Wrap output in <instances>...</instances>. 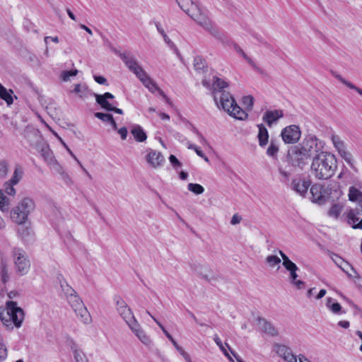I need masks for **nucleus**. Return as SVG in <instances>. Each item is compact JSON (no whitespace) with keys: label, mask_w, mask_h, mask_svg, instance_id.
<instances>
[{"label":"nucleus","mask_w":362,"mask_h":362,"mask_svg":"<svg viewBox=\"0 0 362 362\" xmlns=\"http://www.w3.org/2000/svg\"><path fill=\"white\" fill-rule=\"evenodd\" d=\"M259 323L265 332L271 335H274L276 334L275 328L269 322H267L264 320H262L259 321Z\"/></svg>","instance_id":"obj_41"},{"label":"nucleus","mask_w":362,"mask_h":362,"mask_svg":"<svg viewBox=\"0 0 362 362\" xmlns=\"http://www.w3.org/2000/svg\"><path fill=\"white\" fill-rule=\"evenodd\" d=\"M194 66L197 70L202 69L204 67V61L200 57L195 58Z\"/></svg>","instance_id":"obj_51"},{"label":"nucleus","mask_w":362,"mask_h":362,"mask_svg":"<svg viewBox=\"0 0 362 362\" xmlns=\"http://www.w3.org/2000/svg\"><path fill=\"white\" fill-rule=\"evenodd\" d=\"M169 160H170V163L173 165V167L175 168L180 167L182 165L181 163L178 160V159L174 155L170 156Z\"/></svg>","instance_id":"obj_56"},{"label":"nucleus","mask_w":362,"mask_h":362,"mask_svg":"<svg viewBox=\"0 0 362 362\" xmlns=\"http://www.w3.org/2000/svg\"><path fill=\"white\" fill-rule=\"evenodd\" d=\"M274 350L277 355L281 357L286 362H297L298 356H296L292 350L282 344H275L274 346Z\"/></svg>","instance_id":"obj_14"},{"label":"nucleus","mask_w":362,"mask_h":362,"mask_svg":"<svg viewBox=\"0 0 362 362\" xmlns=\"http://www.w3.org/2000/svg\"><path fill=\"white\" fill-rule=\"evenodd\" d=\"M73 93L77 94L78 97L82 99L88 98L90 94V91L88 87L86 85H81L80 83H77L74 86Z\"/></svg>","instance_id":"obj_31"},{"label":"nucleus","mask_w":362,"mask_h":362,"mask_svg":"<svg viewBox=\"0 0 362 362\" xmlns=\"http://www.w3.org/2000/svg\"><path fill=\"white\" fill-rule=\"evenodd\" d=\"M180 7L198 25L202 26L209 18L207 12L192 0H176Z\"/></svg>","instance_id":"obj_5"},{"label":"nucleus","mask_w":362,"mask_h":362,"mask_svg":"<svg viewBox=\"0 0 362 362\" xmlns=\"http://www.w3.org/2000/svg\"><path fill=\"white\" fill-rule=\"evenodd\" d=\"M11 203V199L0 192V210L2 212H6Z\"/></svg>","instance_id":"obj_38"},{"label":"nucleus","mask_w":362,"mask_h":362,"mask_svg":"<svg viewBox=\"0 0 362 362\" xmlns=\"http://www.w3.org/2000/svg\"><path fill=\"white\" fill-rule=\"evenodd\" d=\"M228 86V83L222 78L213 77L212 95L217 107L235 119H245L247 114L237 104L233 96L226 90Z\"/></svg>","instance_id":"obj_1"},{"label":"nucleus","mask_w":362,"mask_h":362,"mask_svg":"<svg viewBox=\"0 0 362 362\" xmlns=\"http://www.w3.org/2000/svg\"><path fill=\"white\" fill-rule=\"evenodd\" d=\"M279 255H281L283 262L282 264L285 267V269L288 272H297L298 270V267L295 263H293L287 255H286L281 250L279 251Z\"/></svg>","instance_id":"obj_28"},{"label":"nucleus","mask_w":362,"mask_h":362,"mask_svg":"<svg viewBox=\"0 0 362 362\" xmlns=\"http://www.w3.org/2000/svg\"><path fill=\"white\" fill-rule=\"evenodd\" d=\"M129 328L137 337L141 343L147 346L151 344L150 337L146 334L138 320L129 326Z\"/></svg>","instance_id":"obj_18"},{"label":"nucleus","mask_w":362,"mask_h":362,"mask_svg":"<svg viewBox=\"0 0 362 362\" xmlns=\"http://www.w3.org/2000/svg\"><path fill=\"white\" fill-rule=\"evenodd\" d=\"M94 80L99 84L107 85V80L103 76H94Z\"/></svg>","instance_id":"obj_60"},{"label":"nucleus","mask_w":362,"mask_h":362,"mask_svg":"<svg viewBox=\"0 0 362 362\" xmlns=\"http://www.w3.org/2000/svg\"><path fill=\"white\" fill-rule=\"evenodd\" d=\"M291 284L298 289H302L305 287V283L298 279L292 281Z\"/></svg>","instance_id":"obj_58"},{"label":"nucleus","mask_w":362,"mask_h":362,"mask_svg":"<svg viewBox=\"0 0 362 362\" xmlns=\"http://www.w3.org/2000/svg\"><path fill=\"white\" fill-rule=\"evenodd\" d=\"M23 176V171L20 168H16L13 175L10 180V183L12 185H15L18 183Z\"/></svg>","instance_id":"obj_45"},{"label":"nucleus","mask_w":362,"mask_h":362,"mask_svg":"<svg viewBox=\"0 0 362 362\" xmlns=\"http://www.w3.org/2000/svg\"><path fill=\"white\" fill-rule=\"evenodd\" d=\"M122 59L128 69L136 76L144 71L134 56L124 54L122 57Z\"/></svg>","instance_id":"obj_17"},{"label":"nucleus","mask_w":362,"mask_h":362,"mask_svg":"<svg viewBox=\"0 0 362 362\" xmlns=\"http://www.w3.org/2000/svg\"><path fill=\"white\" fill-rule=\"evenodd\" d=\"M288 160L293 166L302 167L310 158L300 146H295L288 153Z\"/></svg>","instance_id":"obj_12"},{"label":"nucleus","mask_w":362,"mask_h":362,"mask_svg":"<svg viewBox=\"0 0 362 362\" xmlns=\"http://www.w3.org/2000/svg\"><path fill=\"white\" fill-rule=\"evenodd\" d=\"M187 189L196 195L202 194L204 192V188L201 185L197 183L188 184Z\"/></svg>","instance_id":"obj_40"},{"label":"nucleus","mask_w":362,"mask_h":362,"mask_svg":"<svg viewBox=\"0 0 362 362\" xmlns=\"http://www.w3.org/2000/svg\"><path fill=\"white\" fill-rule=\"evenodd\" d=\"M69 153L74 158V160L77 162V163L79 165L81 168L83 170V171L90 177L91 178L90 175L88 172V170L83 167L82 163L79 161V160L76 158V156L74 155V153L71 151V150H69Z\"/></svg>","instance_id":"obj_53"},{"label":"nucleus","mask_w":362,"mask_h":362,"mask_svg":"<svg viewBox=\"0 0 362 362\" xmlns=\"http://www.w3.org/2000/svg\"><path fill=\"white\" fill-rule=\"evenodd\" d=\"M343 210V205L341 204H334L328 211V215L330 217L337 218Z\"/></svg>","instance_id":"obj_36"},{"label":"nucleus","mask_w":362,"mask_h":362,"mask_svg":"<svg viewBox=\"0 0 362 362\" xmlns=\"http://www.w3.org/2000/svg\"><path fill=\"white\" fill-rule=\"evenodd\" d=\"M231 47L241 57H243L247 62H251V59L244 52V51L238 44L235 42Z\"/></svg>","instance_id":"obj_46"},{"label":"nucleus","mask_w":362,"mask_h":362,"mask_svg":"<svg viewBox=\"0 0 362 362\" xmlns=\"http://www.w3.org/2000/svg\"><path fill=\"white\" fill-rule=\"evenodd\" d=\"M11 255L16 274L20 276L27 274L30 268V262L25 251L22 248L14 247Z\"/></svg>","instance_id":"obj_6"},{"label":"nucleus","mask_w":362,"mask_h":362,"mask_svg":"<svg viewBox=\"0 0 362 362\" xmlns=\"http://www.w3.org/2000/svg\"><path fill=\"white\" fill-rule=\"evenodd\" d=\"M177 351L180 354V355L185 358L186 362H192L191 358L189 355L180 346Z\"/></svg>","instance_id":"obj_54"},{"label":"nucleus","mask_w":362,"mask_h":362,"mask_svg":"<svg viewBox=\"0 0 362 362\" xmlns=\"http://www.w3.org/2000/svg\"><path fill=\"white\" fill-rule=\"evenodd\" d=\"M0 318L2 323L8 329L14 327L18 328L24 320V312L17 306L16 302L7 301L6 308L0 310Z\"/></svg>","instance_id":"obj_4"},{"label":"nucleus","mask_w":362,"mask_h":362,"mask_svg":"<svg viewBox=\"0 0 362 362\" xmlns=\"http://www.w3.org/2000/svg\"><path fill=\"white\" fill-rule=\"evenodd\" d=\"M326 307L333 313L335 315H339L341 313H343L341 311V305L335 301L332 298H327L326 299ZM345 312H344V313Z\"/></svg>","instance_id":"obj_30"},{"label":"nucleus","mask_w":362,"mask_h":362,"mask_svg":"<svg viewBox=\"0 0 362 362\" xmlns=\"http://www.w3.org/2000/svg\"><path fill=\"white\" fill-rule=\"evenodd\" d=\"M67 300L72 308L77 305L81 301H82L81 298L78 294H76L75 296L69 298Z\"/></svg>","instance_id":"obj_50"},{"label":"nucleus","mask_w":362,"mask_h":362,"mask_svg":"<svg viewBox=\"0 0 362 362\" xmlns=\"http://www.w3.org/2000/svg\"><path fill=\"white\" fill-rule=\"evenodd\" d=\"M202 27L226 47H231L235 43L232 40L229 39L226 35L222 33L213 24L210 19H209Z\"/></svg>","instance_id":"obj_11"},{"label":"nucleus","mask_w":362,"mask_h":362,"mask_svg":"<svg viewBox=\"0 0 362 362\" xmlns=\"http://www.w3.org/2000/svg\"><path fill=\"white\" fill-rule=\"evenodd\" d=\"M243 104L246 108L251 110L254 104L253 98L251 95L245 96L243 98Z\"/></svg>","instance_id":"obj_48"},{"label":"nucleus","mask_w":362,"mask_h":362,"mask_svg":"<svg viewBox=\"0 0 362 362\" xmlns=\"http://www.w3.org/2000/svg\"><path fill=\"white\" fill-rule=\"evenodd\" d=\"M74 357L76 362H86L85 354L79 349L74 350Z\"/></svg>","instance_id":"obj_47"},{"label":"nucleus","mask_w":362,"mask_h":362,"mask_svg":"<svg viewBox=\"0 0 362 362\" xmlns=\"http://www.w3.org/2000/svg\"><path fill=\"white\" fill-rule=\"evenodd\" d=\"M257 127H258V135H257V138H258V141H259V145L261 146V147H264L265 146L267 143H268V140H269V133H268V130L263 125V124H258L257 125Z\"/></svg>","instance_id":"obj_27"},{"label":"nucleus","mask_w":362,"mask_h":362,"mask_svg":"<svg viewBox=\"0 0 362 362\" xmlns=\"http://www.w3.org/2000/svg\"><path fill=\"white\" fill-rule=\"evenodd\" d=\"M266 263L270 267H274L276 265H279L281 262V259L277 257L276 255H268L266 257Z\"/></svg>","instance_id":"obj_44"},{"label":"nucleus","mask_w":362,"mask_h":362,"mask_svg":"<svg viewBox=\"0 0 362 362\" xmlns=\"http://www.w3.org/2000/svg\"><path fill=\"white\" fill-rule=\"evenodd\" d=\"M8 172L7 165L5 162H0V176L4 177Z\"/></svg>","instance_id":"obj_57"},{"label":"nucleus","mask_w":362,"mask_h":362,"mask_svg":"<svg viewBox=\"0 0 362 362\" xmlns=\"http://www.w3.org/2000/svg\"><path fill=\"white\" fill-rule=\"evenodd\" d=\"M11 93L12 91L11 90H8L0 83V98L5 100L8 105L13 103Z\"/></svg>","instance_id":"obj_35"},{"label":"nucleus","mask_w":362,"mask_h":362,"mask_svg":"<svg viewBox=\"0 0 362 362\" xmlns=\"http://www.w3.org/2000/svg\"><path fill=\"white\" fill-rule=\"evenodd\" d=\"M311 200L313 202L322 204L325 202V190L321 185L315 184L310 187Z\"/></svg>","instance_id":"obj_19"},{"label":"nucleus","mask_w":362,"mask_h":362,"mask_svg":"<svg viewBox=\"0 0 362 362\" xmlns=\"http://www.w3.org/2000/svg\"><path fill=\"white\" fill-rule=\"evenodd\" d=\"M349 200L353 202H357L362 208V192L356 187L351 186L349 188Z\"/></svg>","instance_id":"obj_26"},{"label":"nucleus","mask_w":362,"mask_h":362,"mask_svg":"<svg viewBox=\"0 0 362 362\" xmlns=\"http://www.w3.org/2000/svg\"><path fill=\"white\" fill-rule=\"evenodd\" d=\"M7 349L6 348V346L0 342V361H4L6 358L7 357Z\"/></svg>","instance_id":"obj_52"},{"label":"nucleus","mask_w":362,"mask_h":362,"mask_svg":"<svg viewBox=\"0 0 362 362\" xmlns=\"http://www.w3.org/2000/svg\"><path fill=\"white\" fill-rule=\"evenodd\" d=\"M95 116L105 122H109L112 125L113 129L116 130L117 129V125L112 115L103 112H96L95 113Z\"/></svg>","instance_id":"obj_32"},{"label":"nucleus","mask_w":362,"mask_h":362,"mask_svg":"<svg viewBox=\"0 0 362 362\" xmlns=\"http://www.w3.org/2000/svg\"><path fill=\"white\" fill-rule=\"evenodd\" d=\"M214 341L216 344V345L219 347V349L221 350L223 354L225 355L226 357L230 361V362H235V361L233 359V358L230 356L228 354L227 349H226L225 346L223 344L220 338L216 334L214 336Z\"/></svg>","instance_id":"obj_39"},{"label":"nucleus","mask_w":362,"mask_h":362,"mask_svg":"<svg viewBox=\"0 0 362 362\" xmlns=\"http://www.w3.org/2000/svg\"><path fill=\"white\" fill-rule=\"evenodd\" d=\"M146 160L151 168H158L163 165L165 158L160 152L153 149H148Z\"/></svg>","instance_id":"obj_15"},{"label":"nucleus","mask_w":362,"mask_h":362,"mask_svg":"<svg viewBox=\"0 0 362 362\" xmlns=\"http://www.w3.org/2000/svg\"><path fill=\"white\" fill-rule=\"evenodd\" d=\"M300 146L303 148V151L307 153L309 157L316 156L317 153L325 152L322 151V143L317 139L315 135L309 134L307 135L303 140Z\"/></svg>","instance_id":"obj_7"},{"label":"nucleus","mask_w":362,"mask_h":362,"mask_svg":"<svg viewBox=\"0 0 362 362\" xmlns=\"http://www.w3.org/2000/svg\"><path fill=\"white\" fill-rule=\"evenodd\" d=\"M332 143L339 155L352 168H354V160L352 154L346 150L344 142L337 134L331 135Z\"/></svg>","instance_id":"obj_9"},{"label":"nucleus","mask_w":362,"mask_h":362,"mask_svg":"<svg viewBox=\"0 0 362 362\" xmlns=\"http://www.w3.org/2000/svg\"><path fill=\"white\" fill-rule=\"evenodd\" d=\"M279 145L274 140H272L269 147L267 148V154L269 156L274 157L279 152Z\"/></svg>","instance_id":"obj_42"},{"label":"nucleus","mask_w":362,"mask_h":362,"mask_svg":"<svg viewBox=\"0 0 362 362\" xmlns=\"http://www.w3.org/2000/svg\"><path fill=\"white\" fill-rule=\"evenodd\" d=\"M310 185L309 180L302 178L293 179L291 184V189L299 195L304 197Z\"/></svg>","instance_id":"obj_16"},{"label":"nucleus","mask_w":362,"mask_h":362,"mask_svg":"<svg viewBox=\"0 0 362 362\" xmlns=\"http://www.w3.org/2000/svg\"><path fill=\"white\" fill-rule=\"evenodd\" d=\"M8 267L7 262L2 260L0 265V276L4 284L8 282L10 279Z\"/></svg>","instance_id":"obj_33"},{"label":"nucleus","mask_w":362,"mask_h":362,"mask_svg":"<svg viewBox=\"0 0 362 362\" xmlns=\"http://www.w3.org/2000/svg\"><path fill=\"white\" fill-rule=\"evenodd\" d=\"M96 102L105 110H112V105L107 101V99L114 98V95L110 93H105L103 95L94 93Z\"/></svg>","instance_id":"obj_22"},{"label":"nucleus","mask_w":362,"mask_h":362,"mask_svg":"<svg viewBox=\"0 0 362 362\" xmlns=\"http://www.w3.org/2000/svg\"><path fill=\"white\" fill-rule=\"evenodd\" d=\"M42 156L44 157L47 164L50 165V167H52L54 170L60 173L62 175H66V174L62 170V167L59 165L57 160L54 157L52 152L48 148L42 150Z\"/></svg>","instance_id":"obj_20"},{"label":"nucleus","mask_w":362,"mask_h":362,"mask_svg":"<svg viewBox=\"0 0 362 362\" xmlns=\"http://www.w3.org/2000/svg\"><path fill=\"white\" fill-rule=\"evenodd\" d=\"M78 73L77 69H72L69 71H63L60 74V78L64 82H68L71 81V77L76 76Z\"/></svg>","instance_id":"obj_37"},{"label":"nucleus","mask_w":362,"mask_h":362,"mask_svg":"<svg viewBox=\"0 0 362 362\" xmlns=\"http://www.w3.org/2000/svg\"><path fill=\"white\" fill-rule=\"evenodd\" d=\"M130 132L137 142H144L147 139V135L140 125L135 124L132 126Z\"/></svg>","instance_id":"obj_24"},{"label":"nucleus","mask_w":362,"mask_h":362,"mask_svg":"<svg viewBox=\"0 0 362 362\" xmlns=\"http://www.w3.org/2000/svg\"><path fill=\"white\" fill-rule=\"evenodd\" d=\"M58 280L60 284V287L62 288V292L65 295L66 299L71 298L75 296L76 293V291L66 282L64 278L59 275L58 276Z\"/></svg>","instance_id":"obj_23"},{"label":"nucleus","mask_w":362,"mask_h":362,"mask_svg":"<svg viewBox=\"0 0 362 362\" xmlns=\"http://www.w3.org/2000/svg\"><path fill=\"white\" fill-rule=\"evenodd\" d=\"M335 78L341 83L345 85L346 87L349 88L350 89L356 90L360 95L362 96V89L356 86L354 83L351 82L346 80L344 77H342L339 74H336Z\"/></svg>","instance_id":"obj_34"},{"label":"nucleus","mask_w":362,"mask_h":362,"mask_svg":"<svg viewBox=\"0 0 362 362\" xmlns=\"http://www.w3.org/2000/svg\"><path fill=\"white\" fill-rule=\"evenodd\" d=\"M36 209V203L31 197H22L17 204L11 209L10 218L13 222L18 225L24 224L28 219L30 214Z\"/></svg>","instance_id":"obj_3"},{"label":"nucleus","mask_w":362,"mask_h":362,"mask_svg":"<svg viewBox=\"0 0 362 362\" xmlns=\"http://www.w3.org/2000/svg\"><path fill=\"white\" fill-rule=\"evenodd\" d=\"M279 173L283 176L286 179H288V177H290L291 175V173L288 172V171H286L284 169H283L281 167H279Z\"/></svg>","instance_id":"obj_64"},{"label":"nucleus","mask_w":362,"mask_h":362,"mask_svg":"<svg viewBox=\"0 0 362 362\" xmlns=\"http://www.w3.org/2000/svg\"><path fill=\"white\" fill-rule=\"evenodd\" d=\"M147 313L153 319V320L157 323V325L160 327V328L162 329V331L163 332V333L165 334V335L169 339V340L170 341L173 338V337L171 336V334L165 329V327L162 325V324L158 321L153 316H152L151 315V313L147 311Z\"/></svg>","instance_id":"obj_49"},{"label":"nucleus","mask_w":362,"mask_h":362,"mask_svg":"<svg viewBox=\"0 0 362 362\" xmlns=\"http://www.w3.org/2000/svg\"><path fill=\"white\" fill-rule=\"evenodd\" d=\"M283 117L284 112L281 110H267L264 114L262 119L269 127H272L273 124Z\"/></svg>","instance_id":"obj_21"},{"label":"nucleus","mask_w":362,"mask_h":362,"mask_svg":"<svg viewBox=\"0 0 362 362\" xmlns=\"http://www.w3.org/2000/svg\"><path fill=\"white\" fill-rule=\"evenodd\" d=\"M358 213L354 210H351L348 215V223L353 228H362V218L358 216Z\"/></svg>","instance_id":"obj_25"},{"label":"nucleus","mask_w":362,"mask_h":362,"mask_svg":"<svg viewBox=\"0 0 362 362\" xmlns=\"http://www.w3.org/2000/svg\"><path fill=\"white\" fill-rule=\"evenodd\" d=\"M281 137L286 144H295L298 143L301 137L300 127L296 124H291L284 127L281 132Z\"/></svg>","instance_id":"obj_10"},{"label":"nucleus","mask_w":362,"mask_h":362,"mask_svg":"<svg viewBox=\"0 0 362 362\" xmlns=\"http://www.w3.org/2000/svg\"><path fill=\"white\" fill-rule=\"evenodd\" d=\"M13 186L14 185H12L11 183H9L8 186L6 187L5 193L8 195L13 197L16 193V189Z\"/></svg>","instance_id":"obj_55"},{"label":"nucleus","mask_w":362,"mask_h":362,"mask_svg":"<svg viewBox=\"0 0 362 362\" xmlns=\"http://www.w3.org/2000/svg\"><path fill=\"white\" fill-rule=\"evenodd\" d=\"M137 78L140 80V81L146 88L147 86H149L151 83L153 82V80L147 74V73L145 71H144L139 76H137Z\"/></svg>","instance_id":"obj_43"},{"label":"nucleus","mask_w":362,"mask_h":362,"mask_svg":"<svg viewBox=\"0 0 362 362\" xmlns=\"http://www.w3.org/2000/svg\"><path fill=\"white\" fill-rule=\"evenodd\" d=\"M78 320L83 324L88 325L92 322V318L86 305L79 311L75 313Z\"/></svg>","instance_id":"obj_29"},{"label":"nucleus","mask_w":362,"mask_h":362,"mask_svg":"<svg viewBox=\"0 0 362 362\" xmlns=\"http://www.w3.org/2000/svg\"><path fill=\"white\" fill-rule=\"evenodd\" d=\"M196 153L201 158H202L205 161L209 162V158L207 156H206L202 150L199 147H197L195 151Z\"/></svg>","instance_id":"obj_63"},{"label":"nucleus","mask_w":362,"mask_h":362,"mask_svg":"<svg viewBox=\"0 0 362 362\" xmlns=\"http://www.w3.org/2000/svg\"><path fill=\"white\" fill-rule=\"evenodd\" d=\"M118 133L121 136V139L122 140H125L127 137V129L126 127H122L119 129H118Z\"/></svg>","instance_id":"obj_59"},{"label":"nucleus","mask_w":362,"mask_h":362,"mask_svg":"<svg viewBox=\"0 0 362 362\" xmlns=\"http://www.w3.org/2000/svg\"><path fill=\"white\" fill-rule=\"evenodd\" d=\"M148 90L154 93L157 90H158V86H157L156 83L153 81V83H151L149 86H147Z\"/></svg>","instance_id":"obj_62"},{"label":"nucleus","mask_w":362,"mask_h":362,"mask_svg":"<svg viewBox=\"0 0 362 362\" xmlns=\"http://www.w3.org/2000/svg\"><path fill=\"white\" fill-rule=\"evenodd\" d=\"M115 309L117 314L125 322L128 327L137 321L132 310L129 307L127 303L121 297H116Z\"/></svg>","instance_id":"obj_8"},{"label":"nucleus","mask_w":362,"mask_h":362,"mask_svg":"<svg viewBox=\"0 0 362 362\" xmlns=\"http://www.w3.org/2000/svg\"><path fill=\"white\" fill-rule=\"evenodd\" d=\"M191 270L199 277L210 281L214 279V272L205 264L197 262H193L190 264Z\"/></svg>","instance_id":"obj_13"},{"label":"nucleus","mask_w":362,"mask_h":362,"mask_svg":"<svg viewBox=\"0 0 362 362\" xmlns=\"http://www.w3.org/2000/svg\"><path fill=\"white\" fill-rule=\"evenodd\" d=\"M337 168L335 156L329 152L317 153L313 158L310 171L318 180H327L335 173Z\"/></svg>","instance_id":"obj_2"},{"label":"nucleus","mask_w":362,"mask_h":362,"mask_svg":"<svg viewBox=\"0 0 362 362\" xmlns=\"http://www.w3.org/2000/svg\"><path fill=\"white\" fill-rule=\"evenodd\" d=\"M241 217L238 216V214H234L230 220V223L232 225H236L238 224L241 221Z\"/></svg>","instance_id":"obj_61"}]
</instances>
